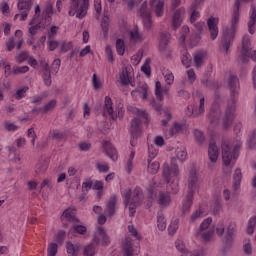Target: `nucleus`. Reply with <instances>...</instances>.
<instances>
[{
    "label": "nucleus",
    "instance_id": "obj_1",
    "mask_svg": "<svg viewBox=\"0 0 256 256\" xmlns=\"http://www.w3.org/2000/svg\"><path fill=\"white\" fill-rule=\"evenodd\" d=\"M162 177L166 181L167 192L159 191L163 184L153 182L148 187L150 201H153V195L160 207H169L171 205V194L177 195L179 193V165H177V159L171 158L170 164L164 163Z\"/></svg>",
    "mask_w": 256,
    "mask_h": 256
},
{
    "label": "nucleus",
    "instance_id": "obj_2",
    "mask_svg": "<svg viewBox=\"0 0 256 256\" xmlns=\"http://www.w3.org/2000/svg\"><path fill=\"white\" fill-rule=\"evenodd\" d=\"M228 86L230 89L231 101L227 106L223 118L224 129H229V126L233 125V120L235 119V103H237V97L239 95V78L235 75H231L228 80Z\"/></svg>",
    "mask_w": 256,
    "mask_h": 256
},
{
    "label": "nucleus",
    "instance_id": "obj_3",
    "mask_svg": "<svg viewBox=\"0 0 256 256\" xmlns=\"http://www.w3.org/2000/svg\"><path fill=\"white\" fill-rule=\"evenodd\" d=\"M187 187V195L182 201L183 213H189L191 207L193 206V199L195 197V193H199V189H201V184L199 183V172L195 167H193L189 171L187 178Z\"/></svg>",
    "mask_w": 256,
    "mask_h": 256
},
{
    "label": "nucleus",
    "instance_id": "obj_4",
    "mask_svg": "<svg viewBox=\"0 0 256 256\" xmlns=\"http://www.w3.org/2000/svg\"><path fill=\"white\" fill-rule=\"evenodd\" d=\"M241 1L243 3H249V1L251 0H236L234 4V10H233L232 19L230 22V28H223L222 46L225 53L229 51V48L233 43V39H235V33L237 31V25L239 23V7L241 5Z\"/></svg>",
    "mask_w": 256,
    "mask_h": 256
},
{
    "label": "nucleus",
    "instance_id": "obj_5",
    "mask_svg": "<svg viewBox=\"0 0 256 256\" xmlns=\"http://www.w3.org/2000/svg\"><path fill=\"white\" fill-rule=\"evenodd\" d=\"M131 195H133L132 198ZM122 197L125 207H128L129 209L130 217H134L137 207L141 205V201L143 199V190H141L140 187H136L133 194L131 189L128 188L122 192Z\"/></svg>",
    "mask_w": 256,
    "mask_h": 256
},
{
    "label": "nucleus",
    "instance_id": "obj_6",
    "mask_svg": "<svg viewBox=\"0 0 256 256\" xmlns=\"http://www.w3.org/2000/svg\"><path fill=\"white\" fill-rule=\"evenodd\" d=\"M133 114L136 115V118L131 121L130 133L133 140L130 141V145L135 147V139L141 135V121L142 123H149V114L139 108H133Z\"/></svg>",
    "mask_w": 256,
    "mask_h": 256
},
{
    "label": "nucleus",
    "instance_id": "obj_7",
    "mask_svg": "<svg viewBox=\"0 0 256 256\" xmlns=\"http://www.w3.org/2000/svg\"><path fill=\"white\" fill-rule=\"evenodd\" d=\"M109 245V236L105 233V228L98 226L94 234L93 243L84 247V256H95L97 245Z\"/></svg>",
    "mask_w": 256,
    "mask_h": 256
},
{
    "label": "nucleus",
    "instance_id": "obj_8",
    "mask_svg": "<svg viewBox=\"0 0 256 256\" xmlns=\"http://www.w3.org/2000/svg\"><path fill=\"white\" fill-rule=\"evenodd\" d=\"M222 161L224 167L227 169L231 165V161L237 160L239 157V149H241V142L231 144L225 140L222 142Z\"/></svg>",
    "mask_w": 256,
    "mask_h": 256
},
{
    "label": "nucleus",
    "instance_id": "obj_9",
    "mask_svg": "<svg viewBox=\"0 0 256 256\" xmlns=\"http://www.w3.org/2000/svg\"><path fill=\"white\" fill-rule=\"evenodd\" d=\"M89 11V0H70V10L68 15L76 19H85Z\"/></svg>",
    "mask_w": 256,
    "mask_h": 256
},
{
    "label": "nucleus",
    "instance_id": "obj_10",
    "mask_svg": "<svg viewBox=\"0 0 256 256\" xmlns=\"http://www.w3.org/2000/svg\"><path fill=\"white\" fill-rule=\"evenodd\" d=\"M211 223H213V219L211 217L204 219L196 232V237L204 241V243L211 241V239H213V235H215V228L211 227Z\"/></svg>",
    "mask_w": 256,
    "mask_h": 256
},
{
    "label": "nucleus",
    "instance_id": "obj_11",
    "mask_svg": "<svg viewBox=\"0 0 256 256\" xmlns=\"http://www.w3.org/2000/svg\"><path fill=\"white\" fill-rule=\"evenodd\" d=\"M251 43L249 35H244L242 38V50L240 54V60L242 63H247L249 59L256 61V50L251 49Z\"/></svg>",
    "mask_w": 256,
    "mask_h": 256
},
{
    "label": "nucleus",
    "instance_id": "obj_12",
    "mask_svg": "<svg viewBox=\"0 0 256 256\" xmlns=\"http://www.w3.org/2000/svg\"><path fill=\"white\" fill-rule=\"evenodd\" d=\"M138 15L141 16L145 29H151L153 27V20L151 18V8L147 5V1L143 2Z\"/></svg>",
    "mask_w": 256,
    "mask_h": 256
},
{
    "label": "nucleus",
    "instance_id": "obj_13",
    "mask_svg": "<svg viewBox=\"0 0 256 256\" xmlns=\"http://www.w3.org/2000/svg\"><path fill=\"white\" fill-rule=\"evenodd\" d=\"M32 5L33 3L31 0H19L17 7L19 11H21V14H16L14 16V21H17V19H20V21H26L27 17L29 16V12L31 11Z\"/></svg>",
    "mask_w": 256,
    "mask_h": 256
},
{
    "label": "nucleus",
    "instance_id": "obj_14",
    "mask_svg": "<svg viewBox=\"0 0 256 256\" xmlns=\"http://www.w3.org/2000/svg\"><path fill=\"white\" fill-rule=\"evenodd\" d=\"M175 247L180 251V253H182L181 256H205V250H203V248H199L194 252H189L185 249V243L181 239H177L175 241Z\"/></svg>",
    "mask_w": 256,
    "mask_h": 256
},
{
    "label": "nucleus",
    "instance_id": "obj_15",
    "mask_svg": "<svg viewBox=\"0 0 256 256\" xmlns=\"http://www.w3.org/2000/svg\"><path fill=\"white\" fill-rule=\"evenodd\" d=\"M205 113V97L200 98L199 107L189 105L186 109L187 117H199Z\"/></svg>",
    "mask_w": 256,
    "mask_h": 256
},
{
    "label": "nucleus",
    "instance_id": "obj_16",
    "mask_svg": "<svg viewBox=\"0 0 256 256\" xmlns=\"http://www.w3.org/2000/svg\"><path fill=\"white\" fill-rule=\"evenodd\" d=\"M122 251L123 256H134L139 255L140 248L139 245L133 246V241L131 238L127 237L123 243Z\"/></svg>",
    "mask_w": 256,
    "mask_h": 256
},
{
    "label": "nucleus",
    "instance_id": "obj_17",
    "mask_svg": "<svg viewBox=\"0 0 256 256\" xmlns=\"http://www.w3.org/2000/svg\"><path fill=\"white\" fill-rule=\"evenodd\" d=\"M221 118V105L219 104V98H216L214 103L211 106L209 113L210 123H218Z\"/></svg>",
    "mask_w": 256,
    "mask_h": 256
},
{
    "label": "nucleus",
    "instance_id": "obj_18",
    "mask_svg": "<svg viewBox=\"0 0 256 256\" xmlns=\"http://www.w3.org/2000/svg\"><path fill=\"white\" fill-rule=\"evenodd\" d=\"M129 40L132 45H137L139 43H143L145 41V36L139 30V26L134 27L132 30L128 32Z\"/></svg>",
    "mask_w": 256,
    "mask_h": 256
},
{
    "label": "nucleus",
    "instance_id": "obj_19",
    "mask_svg": "<svg viewBox=\"0 0 256 256\" xmlns=\"http://www.w3.org/2000/svg\"><path fill=\"white\" fill-rule=\"evenodd\" d=\"M217 25H219V18L210 17L207 20V26H208L210 38L212 41H215V39H217L219 35V27Z\"/></svg>",
    "mask_w": 256,
    "mask_h": 256
},
{
    "label": "nucleus",
    "instance_id": "obj_20",
    "mask_svg": "<svg viewBox=\"0 0 256 256\" xmlns=\"http://www.w3.org/2000/svg\"><path fill=\"white\" fill-rule=\"evenodd\" d=\"M103 111L104 116L109 115V117H111L113 121L117 119V113L115 112V110H113V100H111V97L109 96H106L104 99Z\"/></svg>",
    "mask_w": 256,
    "mask_h": 256
},
{
    "label": "nucleus",
    "instance_id": "obj_21",
    "mask_svg": "<svg viewBox=\"0 0 256 256\" xmlns=\"http://www.w3.org/2000/svg\"><path fill=\"white\" fill-rule=\"evenodd\" d=\"M102 147L106 153V155L112 160V161H117L119 159V156L117 154V149L113 147V144L111 142L105 140L102 143Z\"/></svg>",
    "mask_w": 256,
    "mask_h": 256
},
{
    "label": "nucleus",
    "instance_id": "obj_22",
    "mask_svg": "<svg viewBox=\"0 0 256 256\" xmlns=\"http://www.w3.org/2000/svg\"><path fill=\"white\" fill-rule=\"evenodd\" d=\"M150 7L155 12L156 17H163V13H165V0H150Z\"/></svg>",
    "mask_w": 256,
    "mask_h": 256
},
{
    "label": "nucleus",
    "instance_id": "obj_23",
    "mask_svg": "<svg viewBox=\"0 0 256 256\" xmlns=\"http://www.w3.org/2000/svg\"><path fill=\"white\" fill-rule=\"evenodd\" d=\"M184 17H185V8H179L174 12L172 17L173 29H179V27H181V23H183Z\"/></svg>",
    "mask_w": 256,
    "mask_h": 256
},
{
    "label": "nucleus",
    "instance_id": "obj_24",
    "mask_svg": "<svg viewBox=\"0 0 256 256\" xmlns=\"http://www.w3.org/2000/svg\"><path fill=\"white\" fill-rule=\"evenodd\" d=\"M119 79L121 85H131L132 87H135V84H133V76H131V73L127 67L122 68L119 74Z\"/></svg>",
    "mask_w": 256,
    "mask_h": 256
},
{
    "label": "nucleus",
    "instance_id": "obj_25",
    "mask_svg": "<svg viewBox=\"0 0 256 256\" xmlns=\"http://www.w3.org/2000/svg\"><path fill=\"white\" fill-rule=\"evenodd\" d=\"M208 157L211 163H217L219 159V148L214 140H211L208 147Z\"/></svg>",
    "mask_w": 256,
    "mask_h": 256
},
{
    "label": "nucleus",
    "instance_id": "obj_26",
    "mask_svg": "<svg viewBox=\"0 0 256 256\" xmlns=\"http://www.w3.org/2000/svg\"><path fill=\"white\" fill-rule=\"evenodd\" d=\"M40 65L43 68L42 79L44 81V84L47 87H50L52 81H51V69H49V63L45 62L44 60H41Z\"/></svg>",
    "mask_w": 256,
    "mask_h": 256
},
{
    "label": "nucleus",
    "instance_id": "obj_27",
    "mask_svg": "<svg viewBox=\"0 0 256 256\" xmlns=\"http://www.w3.org/2000/svg\"><path fill=\"white\" fill-rule=\"evenodd\" d=\"M209 213V207L205 205H200L199 209L193 212L191 215L190 221L191 223H195V221H199V219H203V217L207 216Z\"/></svg>",
    "mask_w": 256,
    "mask_h": 256
},
{
    "label": "nucleus",
    "instance_id": "obj_28",
    "mask_svg": "<svg viewBox=\"0 0 256 256\" xmlns=\"http://www.w3.org/2000/svg\"><path fill=\"white\" fill-rule=\"evenodd\" d=\"M169 41H171V34L164 32L160 35L158 49L161 53H165L169 47Z\"/></svg>",
    "mask_w": 256,
    "mask_h": 256
},
{
    "label": "nucleus",
    "instance_id": "obj_29",
    "mask_svg": "<svg viewBox=\"0 0 256 256\" xmlns=\"http://www.w3.org/2000/svg\"><path fill=\"white\" fill-rule=\"evenodd\" d=\"M132 97H140L143 101L147 100V97L149 95V87L147 84L142 85L141 87L137 88L136 90H133L131 92Z\"/></svg>",
    "mask_w": 256,
    "mask_h": 256
},
{
    "label": "nucleus",
    "instance_id": "obj_30",
    "mask_svg": "<svg viewBox=\"0 0 256 256\" xmlns=\"http://www.w3.org/2000/svg\"><path fill=\"white\" fill-rule=\"evenodd\" d=\"M184 127L185 125L175 122L169 130L164 132L166 139H171V137H174L177 133H181Z\"/></svg>",
    "mask_w": 256,
    "mask_h": 256
},
{
    "label": "nucleus",
    "instance_id": "obj_31",
    "mask_svg": "<svg viewBox=\"0 0 256 256\" xmlns=\"http://www.w3.org/2000/svg\"><path fill=\"white\" fill-rule=\"evenodd\" d=\"M235 223H230L227 227V232L225 237L222 239L225 245H233V235L235 233Z\"/></svg>",
    "mask_w": 256,
    "mask_h": 256
},
{
    "label": "nucleus",
    "instance_id": "obj_32",
    "mask_svg": "<svg viewBox=\"0 0 256 256\" xmlns=\"http://www.w3.org/2000/svg\"><path fill=\"white\" fill-rule=\"evenodd\" d=\"M255 25H256V4L251 6L250 11V21L248 22V30L251 35L255 33Z\"/></svg>",
    "mask_w": 256,
    "mask_h": 256
},
{
    "label": "nucleus",
    "instance_id": "obj_33",
    "mask_svg": "<svg viewBox=\"0 0 256 256\" xmlns=\"http://www.w3.org/2000/svg\"><path fill=\"white\" fill-rule=\"evenodd\" d=\"M169 94V86L161 87V82L157 81L155 85V95L158 101H163V95Z\"/></svg>",
    "mask_w": 256,
    "mask_h": 256
},
{
    "label": "nucleus",
    "instance_id": "obj_34",
    "mask_svg": "<svg viewBox=\"0 0 256 256\" xmlns=\"http://www.w3.org/2000/svg\"><path fill=\"white\" fill-rule=\"evenodd\" d=\"M117 204V196H111L107 205L105 213L108 217H113L115 215V205Z\"/></svg>",
    "mask_w": 256,
    "mask_h": 256
},
{
    "label": "nucleus",
    "instance_id": "obj_35",
    "mask_svg": "<svg viewBox=\"0 0 256 256\" xmlns=\"http://www.w3.org/2000/svg\"><path fill=\"white\" fill-rule=\"evenodd\" d=\"M75 213H76L75 209L67 208L62 214L63 221H70V223H77V221L79 220L75 217Z\"/></svg>",
    "mask_w": 256,
    "mask_h": 256
},
{
    "label": "nucleus",
    "instance_id": "obj_36",
    "mask_svg": "<svg viewBox=\"0 0 256 256\" xmlns=\"http://www.w3.org/2000/svg\"><path fill=\"white\" fill-rule=\"evenodd\" d=\"M155 110L156 111H161V113H163V115L166 117V119L161 121V125L163 127H167V125L169 124V122L171 121V111L169 110V108H164L161 109V105L155 106Z\"/></svg>",
    "mask_w": 256,
    "mask_h": 256
},
{
    "label": "nucleus",
    "instance_id": "obj_37",
    "mask_svg": "<svg viewBox=\"0 0 256 256\" xmlns=\"http://www.w3.org/2000/svg\"><path fill=\"white\" fill-rule=\"evenodd\" d=\"M241 179H243V174L241 173V169L237 168L233 174V189H234V191L239 190V188L241 187Z\"/></svg>",
    "mask_w": 256,
    "mask_h": 256
},
{
    "label": "nucleus",
    "instance_id": "obj_38",
    "mask_svg": "<svg viewBox=\"0 0 256 256\" xmlns=\"http://www.w3.org/2000/svg\"><path fill=\"white\" fill-rule=\"evenodd\" d=\"M203 0H194V3L191 6V16H190V23H195V21H197L199 19V12L197 11V7H199V5H201V2Z\"/></svg>",
    "mask_w": 256,
    "mask_h": 256
},
{
    "label": "nucleus",
    "instance_id": "obj_39",
    "mask_svg": "<svg viewBox=\"0 0 256 256\" xmlns=\"http://www.w3.org/2000/svg\"><path fill=\"white\" fill-rule=\"evenodd\" d=\"M147 163H148L147 172L150 173L151 175H157L161 167L159 162L148 159Z\"/></svg>",
    "mask_w": 256,
    "mask_h": 256
},
{
    "label": "nucleus",
    "instance_id": "obj_40",
    "mask_svg": "<svg viewBox=\"0 0 256 256\" xmlns=\"http://www.w3.org/2000/svg\"><path fill=\"white\" fill-rule=\"evenodd\" d=\"M55 105H57V100H51L42 108H34L33 113H49L51 109H55Z\"/></svg>",
    "mask_w": 256,
    "mask_h": 256
},
{
    "label": "nucleus",
    "instance_id": "obj_41",
    "mask_svg": "<svg viewBox=\"0 0 256 256\" xmlns=\"http://www.w3.org/2000/svg\"><path fill=\"white\" fill-rule=\"evenodd\" d=\"M157 227L159 231H165V229H167V220L163 215V211H160L157 214Z\"/></svg>",
    "mask_w": 256,
    "mask_h": 256
},
{
    "label": "nucleus",
    "instance_id": "obj_42",
    "mask_svg": "<svg viewBox=\"0 0 256 256\" xmlns=\"http://www.w3.org/2000/svg\"><path fill=\"white\" fill-rule=\"evenodd\" d=\"M66 251L69 256H79V245H75L71 242H67Z\"/></svg>",
    "mask_w": 256,
    "mask_h": 256
},
{
    "label": "nucleus",
    "instance_id": "obj_43",
    "mask_svg": "<svg viewBox=\"0 0 256 256\" xmlns=\"http://www.w3.org/2000/svg\"><path fill=\"white\" fill-rule=\"evenodd\" d=\"M29 25L31 26L29 28L30 35H36L37 31L43 27V24L37 23V18H34L30 21Z\"/></svg>",
    "mask_w": 256,
    "mask_h": 256
},
{
    "label": "nucleus",
    "instance_id": "obj_44",
    "mask_svg": "<svg viewBox=\"0 0 256 256\" xmlns=\"http://www.w3.org/2000/svg\"><path fill=\"white\" fill-rule=\"evenodd\" d=\"M205 51L200 50L194 54V63L196 67H201L203 65V60L205 59Z\"/></svg>",
    "mask_w": 256,
    "mask_h": 256
},
{
    "label": "nucleus",
    "instance_id": "obj_45",
    "mask_svg": "<svg viewBox=\"0 0 256 256\" xmlns=\"http://www.w3.org/2000/svg\"><path fill=\"white\" fill-rule=\"evenodd\" d=\"M163 77L167 85H173V81H175V75L169 69H165L162 71Z\"/></svg>",
    "mask_w": 256,
    "mask_h": 256
},
{
    "label": "nucleus",
    "instance_id": "obj_46",
    "mask_svg": "<svg viewBox=\"0 0 256 256\" xmlns=\"http://www.w3.org/2000/svg\"><path fill=\"white\" fill-rule=\"evenodd\" d=\"M175 153L178 161L181 163L187 159V149H185V147H178Z\"/></svg>",
    "mask_w": 256,
    "mask_h": 256
},
{
    "label": "nucleus",
    "instance_id": "obj_47",
    "mask_svg": "<svg viewBox=\"0 0 256 256\" xmlns=\"http://www.w3.org/2000/svg\"><path fill=\"white\" fill-rule=\"evenodd\" d=\"M47 167H49V162L47 160H39V162L36 164V173L41 174L45 173L47 171Z\"/></svg>",
    "mask_w": 256,
    "mask_h": 256
},
{
    "label": "nucleus",
    "instance_id": "obj_48",
    "mask_svg": "<svg viewBox=\"0 0 256 256\" xmlns=\"http://www.w3.org/2000/svg\"><path fill=\"white\" fill-rule=\"evenodd\" d=\"M58 251H59V245H57V243L51 242L50 244H48V248H47L48 256H57Z\"/></svg>",
    "mask_w": 256,
    "mask_h": 256
},
{
    "label": "nucleus",
    "instance_id": "obj_49",
    "mask_svg": "<svg viewBox=\"0 0 256 256\" xmlns=\"http://www.w3.org/2000/svg\"><path fill=\"white\" fill-rule=\"evenodd\" d=\"M50 137L52 139H56L57 141H63L65 137H67V134L65 132H61L59 130H52L50 131Z\"/></svg>",
    "mask_w": 256,
    "mask_h": 256
},
{
    "label": "nucleus",
    "instance_id": "obj_50",
    "mask_svg": "<svg viewBox=\"0 0 256 256\" xmlns=\"http://www.w3.org/2000/svg\"><path fill=\"white\" fill-rule=\"evenodd\" d=\"M135 159V150H131V153L129 155V158L127 160L125 169L127 171V173H131V171H133V160Z\"/></svg>",
    "mask_w": 256,
    "mask_h": 256
},
{
    "label": "nucleus",
    "instance_id": "obj_51",
    "mask_svg": "<svg viewBox=\"0 0 256 256\" xmlns=\"http://www.w3.org/2000/svg\"><path fill=\"white\" fill-rule=\"evenodd\" d=\"M142 73L147 77H151V59H146L141 67Z\"/></svg>",
    "mask_w": 256,
    "mask_h": 256
},
{
    "label": "nucleus",
    "instance_id": "obj_52",
    "mask_svg": "<svg viewBox=\"0 0 256 256\" xmlns=\"http://www.w3.org/2000/svg\"><path fill=\"white\" fill-rule=\"evenodd\" d=\"M177 229H179V219H174L171 221L168 227L169 235H174L175 233H177Z\"/></svg>",
    "mask_w": 256,
    "mask_h": 256
},
{
    "label": "nucleus",
    "instance_id": "obj_53",
    "mask_svg": "<svg viewBox=\"0 0 256 256\" xmlns=\"http://www.w3.org/2000/svg\"><path fill=\"white\" fill-rule=\"evenodd\" d=\"M215 231H216V235H218V237H223V235L225 233V222L223 220L219 221L216 224Z\"/></svg>",
    "mask_w": 256,
    "mask_h": 256
},
{
    "label": "nucleus",
    "instance_id": "obj_54",
    "mask_svg": "<svg viewBox=\"0 0 256 256\" xmlns=\"http://www.w3.org/2000/svg\"><path fill=\"white\" fill-rule=\"evenodd\" d=\"M116 50L118 55H125V41L123 39L116 40Z\"/></svg>",
    "mask_w": 256,
    "mask_h": 256
},
{
    "label": "nucleus",
    "instance_id": "obj_55",
    "mask_svg": "<svg viewBox=\"0 0 256 256\" xmlns=\"http://www.w3.org/2000/svg\"><path fill=\"white\" fill-rule=\"evenodd\" d=\"M210 210L213 211L214 215H219L221 211V200L216 199L210 206Z\"/></svg>",
    "mask_w": 256,
    "mask_h": 256
},
{
    "label": "nucleus",
    "instance_id": "obj_56",
    "mask_svg": "<svg viewBox=\"0 0 256 256\" xmlns=\"http://www.w3.org/2000/svg\"><path fill=\"white\" fill-rule=\"evenodd\" d=\"M182 65L186 67V69H189L191 67V54H188L185 52L181 57Z\"/></svg>",
    "mask_w": 256,
    "mask_h": 256
},
{
    "label": "nucleus",
    "instance_id": "obj_57",
    "mask_svg": "<svg viewBox=\"0 0 256 256\" xmlns=\"http://www.w3.org/2000/svg\"><path fill=\"white\" fill-rule=\"evenodd\" d=\"M157 155H159V149L153 145L148 146V159L153 160Z\"/></svg>",
    "mask_w": 256,
    "mask_h": 256
},
{
    "label": "nucleus",
    "instance_id": "obj_58",
    "mask_svg": "<svg viewBox=\"0 0 256 256\" xmlns=\"http://www.w3.org/2000/svg\"><path fill=\"white\" fill-rule=\"evenodd\" d=\"M143 59V50H139L135 55L132 56L131 62L133 65H139Z\"/></svg>",
    "mask_w": 256,
    "mask_h": 256
},
{
    "label": "nucleus",
    "instance_id": "obj_59",
    "mask_svg": "<svg viewBox=\"0 0 256 256\" xmlns=\"http://www.w3.org/2000/svg\"><path fill=\"white\" fill-rule=\"evenodd\" d=\"M15 37H17L16 48L21 49L23 47V31L16 30Z\"/></svg>",
    "mask_w": 256,
    "mask_h": 256
},
{
    "label": "nucleus",
    "instance_id": "obj_60",
    "mask_svg": "<svg viewBox=\"0 0 256 256\" xmlns=\"http://www.w3.org/2000/svg\"><path fill=\"white\" fill-rule=\"evenodd\" d=\"M187 33H189V28L187 26H183L181 29V37L179 38L180 45L185 47V39L187 37Z\"/></svg>",
    "mask_w": 256,
    "mask_h": 256
},
{
    "label": "nucleus",
    "instance_id": "obj_61",
    "mask_svg": "<svg viewBox=\"0 0 256 256\" xmlns=\"http://www.w3.org/2000/svg\"><path fill=\"white\" fill-rule=\"evenodd\" d=\"M29 71L28 66H14L12 68V73H14V75H19L21 73H27Z\"/></svg>",
    "mask_w": 256,
    "mask_h": 256
},
{
    "label": "nucleus",
    "instance_id": "obj_62",
    "mask_svg": "<svg viewBox=\"0 0 256 256\" xmlns=\"http://www.w3.org/2000/svg\"><path fill=\"white\" fill-rule=\"evenodd\" d=\"M29 91V87L27 86H23L22 88H19L17 91H16V94H15V99H23V97H25V93H27Z\"/></svg>",
    "mask_w": 256,
    "mask_h": 256
},
{
    "label": "nucleus",
    "instance_id": "obj_63",
    "mask_svg": "<svg viewBox=\"0 0 256 256\" xmlns=\"http://www.w3.org/2000/svg\"><path fill=\"white\" fill-rule=\"evenodd\" d=\"M66 233L64 230L58 231V233L55 236V241L58 243V245H62L63 242L65 241Z\"/></svg>",
    "mask_w": 256,
    "mask_h": 256
},
{
    "label": "nucleus",
    "instance_id": "obj_64",
    "mask_svg": "<svg viewBox=\"0 0 256 256\" xmlns=\"http://www.w3.org/2000/svg\"><path fill=\"white\" fill-rule=\"evenodd\" d=\"M27 59H29V53L26 51H22L16 56L17 63H25Z\"/></svg>",
    "mask_w": 256,
    "mask_h": 256
}]
</instances>
